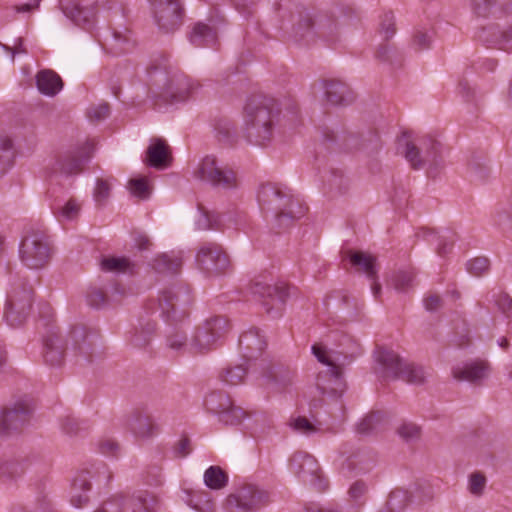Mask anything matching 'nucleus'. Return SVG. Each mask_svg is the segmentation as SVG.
<instances>
[{"label": "nucleus", "mask_w": 512, "mask_h": 512, "mask_svg": "<svg viewBox=\"0 0 512 512\" xmlns=\"http://www.w3.org/2000/svg\"><path fill=\"white\" fill-rule=\"evenodd\" d=\"M397 150L414 169H437L444 163L442 144L430 136L418 137L404 132L397 140Z\"/></svg>", "instance_id": "nucleus-1"}, {"label": "nucleus", "mask_w": 512, "mask_h": 512, "mask_svg": "<svg viewBox=\"0 0 512 512\" xmlns=\"http://www.w3.org/2000/svg\"><path fill=\"white\" fill-rule=\"evenodd\" d=\"M277 115L262 101H248L242 116V130L248 141L260 146L269 143L274 136Z\"/></svg>", "instance_id": "nucleus-2"}, {"label": "nucleus", "mask_w": 512, "mask_h": 512, "mask_svg": "<svg viewBox=\"0 0 512 512\" xmlns=\"http://www.w3.org/2000/svg\"><path fill=\"white\" fill-rule=\"evenodd\" d=\"M204 405L207 410L219 416V419L226 424H239L243 425L245 429H255L259 415L234 406L223 393L212 392L206 395Z\"/></svg>", "instance_id": "nucleus-3"}, {"label": "nucleus", "mask_w": 512, "mask_h": 512, "mask_svg": "<svg viewBox=\"0 0 512 512\" xmlns=\"http://www.w3.org/2000/svg\"><path fill=\"white\" fill-rule=\"evenodd\" d=\"M312 353L317 360L326 366L325 375L318 376L317 386L323 392L331 396H341L345 391L346 385L342 378V372L338 366L339 353L326 349L321 344L312 346Z\"/></svg>", "instance_id": "nucleus-4"}, {"label": "nucleus", "mask_w": 512, "mask_h": 512, "mask_svg": "<svg viewBox=\"0 0 512 512\" xmlns=\"http://www.w3.org/2000/svg\"><path fill=\"white\" fill-rule=\"evenodd\" d=\"M51 255L45 232L40 228L31 227L25 231L20 242L19 257L29 269H41L49 261Z\"/></svg>", "instance_id": "nucleus-5"}, {"label": "nucleus", "mask_w": 512, "mask_h": 512, "mask_svg": "<svg viewBox=\"0 0 512 512\" xmlns=\"http://www.w3.org/2000/svg\"><path fill=\"white\" fill-rule=\"evenodd\" d=\"M374 359L389 375L401 377L410 383H421L425 379L422 367L408 363L393 350L379 347L374 352Z\"/></svg>", "instance_id": "nucleus-6"}, {"label": "nucleus", "mask_w": 512, "mask_h": 512, "mask_svg": "<svg viewBox=\"0 0 512 512\" xmlns=\"http://www.w3.org/2000/svg\"><path fill=\"white\" fill-rule=\"evenodd\" d=\"M109 478L108 470L105 465H91L88 468L76 472L72 478L69 491V503L76 509L85 507L90 501V479L96 481Z\"/></svg>", "instance_id": "nucleus-7"}, {"label": "nucleus", "mask_w": 512, "mask_h": 512, "mask_svg": "<svg viewBox=\"0 0 512 512\" xmlns=\"http://www.w3.org/2000/svg\"><path fill=\"white\" fill-rule=\"evenodd\" d=\"M64 16L74 25L91 32L97 19L95 0H59Z\"/></svg>", "instance_id": "nucleus-8"}, {"label": "nucleus", "mask_w": 512, "mask_h": 512, "mask_svg": "<svg viewBox=\"0 0 512 512\" xmlns=\"http://www.w3.org/2000/svg\"><path fill=\"white\" fill-rule=\"evenodd\" d=\"M32 301V290L30 287L21 285L13 288L8 296L4 313L7 324L12 328L21 326L26 320Z\"/></svg>", "instance_id": "nucleus-9"}, {"label": "nucleus", "mask_w": 512, "mask_h": 512, "mask_svg": "<svg viewBox=\"0 0 512 512\" xmlns=\"http://www.w3.org/2000/svg\"><path fill=\"white\" fill-rule=\"evenodd\" d=\"M196 176L216 186L232 188L236 185V177L232 170L218 165L213 156L204 157L195 170Z\"/></svg>", "instance_id": "nucleus-10"}, {"label": "nucleus", "mask_w": 512, "mask_h": 512, "mask_svg": "<svg viewBox=\"0 0 512 512\" xmlns=\"http://www.w3.org/2000/svg\"><path fill=\"white\" fill-rule=\"evenodd\" d=\"M226 325V320L220 317H213L205 321L203 326L196 331L190 344L191 349L197 353L209 351L221 336Z\"/></svg>", "instance_id": "nucleus-11"}, {"label": "nucleus", "mask_w": 512, "mask_h": 512, "mask_svg": "<svg viewBox=\"0 0 512 512\" xmlns=\"http://www.w3.org/2000/svg\"><path fill=\"white\" fill-rule=\"evenodd\" d=\"M160 29L171 32L181 24L182 9L178 0H150Z\"/></svg>", "instance_id": "nucleus-12"}, {"label": "nucleus", "mask_w": 512, "mask_h": 512, "mask_svg": "<svg viewBox=\"0 0 512 512\" xmlns=\"http://www.w3.org/2000/svg\"><path fill=\"white\" fill-rule=\"evenodd\" d=\"M290 470L302 481L323 488L320 468L313 456L305 452L295 453L290 460Z\"/></svg>", "instance_id": "nucleus-13"}, {"label": "nucleus", "mask_w": 512, "mask_h": 512, "mask_svg": "<svg viewBox=\"0 0 512 512\" xmlns=\"http://www.w3.org/2000/svg\"><path fill=\"white\" fill-rule=\"evenodd\" d=\"M490 373L489 363L480 358L460 361L452 368V374L455 379L471 383H480L486 380Z\"/></svg>", "instance_id": "nucleus-14"}, {"label": "nucleus", "mask_w": 512, "mask_h": 512, "mask_svg": "<svg viewBox=\"0 0 512 512\" xmlns=\"http://www.w3.org/2000/svg\"><path fill=\"white\" fill-rule=\"evenodd\" d=\"M196 262L207 271L221 272L228 268L229 259L216 243L203 244L196 253Z\"/></svg>", "instance_id": "nucleus-15"}, {"label": "nucleus", "mask_w": 512, "mask_h": 512, "mask_svg": "<svg viewBox=\"0 0 512 512\" xmlns=\"http://www.w3.org/2000/svg\"><path fill=\"white\" fill-rule=\"evenodd\" d=\"M269 493L255 485H248L238 489L228 498L230 505L244 510H251L267 503Z\"/></svg>", "instance_id": "nucleus-16"}, {"label": "nucleus", "mask_w": 512, "mask_h": 512, "mask_svg": "<svg viewBox=\"0 0 512 512\" xmlns=\"http://www.w3.org/2000/svg\"><path fill=\"white\" fill-rule=\"evenodd\" d=\"M31 411L28 400L16 403L14 407L0 412V434H6L11 430L22 426Z\"/></svg>", "instance_id": "nucleus-17"}, {"label": "nucleus", "mask_w": 512, "mask_h": 512, "mask_svg": "<svg viewBox=\"0 0 512 512\" xmlns=\"http://www.w3.org/2000/svg\"><path fill=\"white\" fill-rule=\"evenodd\" d=\"M318 93L323 94L327 103L338 105L346 101L349 89L338 80H323L314 87V94Z\"/></svg>", "instance_id": "nucleus-18"}, {"label": "nucleus", "mask_w": 512, "mask_h": 512, "mask_svg": "<svg viewBox=\"0 0 512 512\" xmlns=\"http://www.w3.org/2000/svg\"><path fill=\"white\" fill-rule=\"evenodd\" d=\"M284 196L280 190L271 184L261 185L257 191V201L263 212L273 211L283 206Z\"/></svg>", "instance_id": "nucleus-19"}, {"label": "nucleus", "mask_w": 512, "mask_h": 512, "mask_svg": "<svg viewBox=\"0 0 512 512\" xmlns=\"http://www.w3.org/2000/svg\"><path fill=\"white\" fill-rule=\"evenodd\" d=\"M193 90L192 82L185 78H179L166 87L165 91L158 96L166 103H179L183 102L190 96Z\"/></svg>", "instance_id": "nucleus-20"}, {"label": "nucleus", "mask_w": 512, "mask_h": 512, "mask_svg": "<svg viewBox=\"0 0 512 512\" xmlns=\"http://www.w3.org/2000/svg\"><path fill=\"white\" fill-rule=\"evenodd\" d=\"M128 428L138 440H148L157 435L159 426L148 416L137 414L128 422Z\"/></svg>", "instance_id": "nucleus-21"}, {"label": "nucleus", "mask_w": 512, "mask_h": 512, "mask_svg": "<svg viewBox=\"0 0 512 512\" xmlns=\"http://www.w3.org/2000/svg\"><path fill=\"white\" fill-rule=\"evenodd\" d=\"M145 162L154 168L164 169L170 162V151L163 140H152L147 148Z\"/></svg>", "instance_id": "nucleus-22"}, {"label": "nucleus", "mask_w": 512, "mask_h": 512, "mask_svg": "<svg viewBox=\"0 0 512 512\" xmlns=\"http://www.w3.org/2000/svg\"><path fill=\"white\" fill-rule=\"evenodd\" d=\"M44 358L50 365L60 364L64 355V344L60 335L49 333L43 340Z\"/></svg>", "instance_id": "nucleus-23"}, {"label": "nucleus", "mask_w": 512, "mask_h": 512, "mask_svg": "<svg viewBox=\"0 0 512 512\" xmlns=\"http://www.w3.org/2000/svg\"><path fill=\"white\" fill-rule=\"evenodd\" d=\"M36 85L41 94L50 97L58 94L63 88L60 76L52 70L40 71L36 76Z\"/></svg>", "instance_id": "nucleus-24"}, {"label": "nucleus", "mask_w": 512, "mask_h": 512, "mask_svg": "<svg viewBox=\"0 0 512 512\" xmlns=\"http://www.w3.org/2000/svg\"><path fill=\"white\" fill-rule=\"evenodd\" d=\"M183 501L197 512H212L213 502L210 494L199 489H183Z\"/></svg>", "instance_id": "nucleus-25"}, {"label": "nucleus", "mask_w": 512, "mask_h": 512, "mask_svg": "<svg viewBox=\"0 0 512 512\" xmlns=\"http://www.w3.org/2000/svg\"><path fill=\"white\" fill-rule=\"evenodd\" d=\"M190 41L195 46H212L217 41L216 31L207 24L197 23L190 34Z\"/></svg>", "instance_id": "nucleus-26"}, {"label": "nucleus", "mask_w": 512, "mask_h": 512, "mask_svg": "<svg viewBox=\"0 0 512 512\" xmlns=\"http://www.w3.org/2000/svg\"><path fill=\"white\" fill-rule=\"evenodd\" d=\"M223 226L222 216L215 211L199 208L195 218V228L197 230L218 229Z\"/></svg>", "instance_id": "nucleus-27"}, {"label": "nucleus", "mask_w": 512, "mask_h": 512, "mask_svg": "<svg viewBox=\"0 0 512 512\" xmlns=\"http://www.w3.org/2000/svg\"><path fill=\"white\" fill-rule=\"evenodd\" d=\"M81 212V203L75 199H69L54 208V214L60 222L76 220Z\"/></svg>", "instance_id": "nucleus-28"}, {"label": "nucleus", "mask_w": 512, "mask_h": 512, "mask_svg": "<svg viewBox=\"0 0 512 512\" xmlns=\"http://www.w3.org/2000/svg\"><path fill=\"white\" fill-rule=\"evenodd\" d=\"M156 499L147 492H139L129 500L128 512H153Z\"/></svg>", "instance_id": "nucleus-29"}, {"label": "nucleus", "mask_w": 512, "mask_h": 512, "mask_svg": "<svg viewBox=\"0 0 512 512\" xmlns=\"http://www.w3.org/2000/svg\"><path fill=\"white\" fill-rule=\"evenodd\" d=\"M306 207L300 204L298 201L284 196L283 206L281 209H277L275 215L280 219H299L305 215Z\"/></svg>", "instance_id": "nucleus-30"}, {"label": "nucleus", "mask_w": 512, "mask_h": 512, "mask_svg": "<svg viewBox=\"0 0 512 512\" xmlns=\"http://www.w3.org/2000/svg\"><path fill=\"white\" fill-rule=\"evenodd\" d=\"M101 267L107 272L130 273L134 269V263L126 257H109L102 260Z\"/></svg>", "instance_id": "nucleus-31"}, {"label": "nucleus", "mask_w": 512, "mask_h": 512, "mask_svg": "<svg viewBox=\"0 0 512 512\" xmlns=\"http://www.w3.org/2000/svg\"><path fill=\"white\" fill-rule=\"evenodd\" d=\"M205 485L214 490L223 488L228 481L226 473L219 466H210L203 476Z\"/></svg>", "instance_id": "nucleus-32"}, {"label": "nucleus", "mask_w": 512, "mask_h": 512, "mask_svg": "<svg viewBox=\"0 0 512 512\" xmlns=\"http://www.w3.org/2000/svg\"><path fill=\"white\" fill-rule=\"evenodd\" d=\"M128 189L134 197L147 199L152 191V184L145 176H135L129 180Z\"/></svg>", "instance_id": "nucleus-33"}, {"label": "nucleus", "mask_w": 512, "mask_h": 512, "mask_svg": "<svg viewBox=\"0 0 512 512\" xmlns=\"http://www.w3.org/2000/svg\"><path fill=\"white\" fill-rule=\"evenodd\" d=\"M240 343L252 353L254 350L262 351L265 348L266 342L264 335L258 329H250L245 332L241 338Z\"/></svg>", "instance_id": "nucleus-34"}, {"label": "nucleus", "mask_w": 512, "mask_h": 512, "mask_svg": "<svg viewBox=\"0 0 512 512\" xmlns=\"http://www.w3.org/2000/svg\"><path fill=\"white\" fill-rule=\"evenodd\" d=\"M350 262L355 266H359L368 277H373L376 274L375 259L369 254L355 252L351 254Z\"/></svg>", "instance_id": "nucleus-35"}, {"label": "nucleus", "mask_w": 512, "mask_h": 512, "mask_svg": "<svg viewBox=\"0 0 512 512\" xmlns=\"http://www.w3.org/2000/svg\"><path fill=\"white\" fill-rule=\"evenodd\" d=\"M89 158L88 153L85 155L67 156L65 159L57 163V171L61 174L70 175L77 172L80 166Z\"/></svg>", "instance_id": "nucleus-36"}, {"label": "nucleus", "mask_w": 512, "mask_h": 512, "mask_svg": "<svg viewBox=\"0 0 512 512\" xmlns=\"http://www.w3.org/2000/svg\"><path fill=\"white\" fill-rule=\"evenodd\" d=\"M156 269L161 272L175 271L182 264V253L162 254L157 259Z\"/></svg>", "instance_id": "nucleus-37"}, {"label": "nucleus", "mask_w": 512, "mask_h": 512, "mask_svg": "<svg viewBox=\"0 0 512 512\" xmlns=\"http://www.w3.org/2000/svg\"><path fill=\"white\" fill-rule=\"evenodd\" d=\"M263 296H267L271 301H275L282 306L289 296V288L285 283H276L268 285L262 292Z\"/></svg>", "instance_id": "nucleus-38"}, {"label": "nucleus", "mask_w": 512, "mask_h": 512, "mask_svg": "<svg viewBox=\"0 0 512 512\" xmlns=\"http://www.w3.org/2000/svg\"><path fill=\"white\" fill-rule=\"evenodd\" d=\"M184 294V289L179 288L176 291L169 292L168 295L163 296L162 300L164 303H160L162 312L167 314L169 317L170 311L175 312L176 306L185 304L186 300H181L180 297Z\"/></svg>", "instance_id": "nucleus-39"}, {"label": "nucleus", "mask_w": 512, "mask_h": 512, "mask_svg": "<svg viewBox=\"0 0 512 512\" xmlns=\"http://www.w3.org/2000/svg\"><path fill=\"white\" fill-rule=\"evenodd\" d=\"M124 497L122 495H113L105 500L93 512H123Z\"/></svg>", "instance_id": "nucleus-40"}, {"label": "nucleus", "mask_w": 512, "mask_h": 512, "mask_svg": "<svg viewBox=\"0 0 512 512\" xmlns=\"http://www.w3.org/2000/svg\"><path fill=\"white\" fill-rule=\"evenodd\" d=\"M504 0H471L470 7L478 16H487L492 8L500 5Z\"/></svg>", "instance_id": "nucleus-41"}, {"label": "nucleus", "mask_w": 512, "mask_h": 512, "mask_svg": "<svg viewBox=\"0 0 512 512\" xmlns=\"http://www.w3.org/2000/svg\"><path fill=\"white\" fill-rule=\"evenodd\" d=\"M397 433L405 440H413L419 437L421 427L414 422L404 421L397 428Z\"/></svg>", "instance_id": "nucleus-42"}, {"label": "nucleus", "mask_w": 512, "mask_h": 512, "mask_svg": "<svg viewBox=\"0 0 512 512\" xmlns=\"http://www.w3.org/2000/svg\"><path fill=\"white\" fill-rule=\"evenodd\" d=\"M112 184L107 180L98 179L94 188L93 198L97 204L104 203L110 196Z\"/></svg>", "instance_id": "nucleus-43"}, {"label": "nucleus", "mask_w": 512, "mask_h": 512, "mask_svg": "<svg viewBox=\"0 0 512 512\" xmlns=\"http://www.w3.org/2000/svg\"><path fill=\"white\" fill-rule=\"evenodd\" d=\"M489 268V261L485 257H476L466 263L467 271L474 276L484 274Z\"/></svg>", "instance_id": "nucleus-44"}, {"label": "nucleus", "mask_w": 512, "mask_h": 512, "mask_svg": "<svg viewBox=\"0 0 512 512\" xmlns=\"http://www.w3.org/2000/svg\"><path fill=\"white\" fill-rule=\"evenodd\" d=\"M247 368H245L242 364L234 366L226 371L224 381L231 384L236 385L242 382L246 376Z\"/></svg>", "instance_id": "nucleus-45"}, {"label": "nucleus", "mask_w": 512, "mask_h": 512, "mask_svg": "<svg viewBox=\"0 0 512 512\" xmlns=\"http://www.w3.org/2000/svg\"><path fill=\"white\" fill-rule=\"evenodd\" d=\"M394 24V15L392 13H386L380 24V34L383 38L389 39L394 35Z\"/></svg>", "instance_id": "nucleus-46"}, {"label": "nucleus", "mask_w": 512, "mask_h": 512, "mask_svg": "<svg viewBox=\"0 0 512 512\" xmlns=\"http://www.w3.org/2000/svg\"><path fill=\"white\" fill-rule=\"evenodd\" d=\"M486 484L485 477L480 473H474L469 478V491L474 495H480Z\"/></svg>", "instance_id": "nucleus-47"}, {"label": "nucleus", "mask_w": 512, "mask_h": 512, "mask_svg": "<svg viewBox=\"0 0 512 512\" xmlns=\"http://www.w3.org/2000/svg\"><path fill=\"white\" fill-rule=\"evenodd\" d=\"M407 493L404 490H395L390 494L388 505L394 509H399L408 502Z\"/></svg>", "instance_id": "nucleus-48"}, {"label": "nucleus", "mask_w": 512, "mask_h": 512, "mask_svg": "<svg viewBox=\"0 0 512 512\" xmlns=\"http://www.w3.org/2000/svg\"><path fill=\"white\" fill-rule=\"evenodd\" d=\"M413 277L410 273L400 272L392 279L393 287L398 291H404L412 284Z\"/></svg>", "instance_id": "nucleus-49"}, {"label": "nucleus", "mask_w": 512, "mask_h": 512, "mask_svg": "<svg viewBox=\"0 0 512 512\" xmlns=\"http://www.w3.org/2000/svg\"><path fill=\"white\" fill-rule=\"evenodd\" d=\"M378 421L377 415H369L363 418L357 425V430L361 434H368L375 430Z\"/></svg>", "instance_id": "nucleus-50"}, {"label": "nucleus", "mask_w": 512, "mask_h": 512, "mask_svg": "<svg viewBox=\"0 0 512 512\" xmlns=\"http://www.w3.org/2000/svg\"><path fill=\"white\" fill-rule=\"evenodd\" d=\"M41 0H29L28 2L6 10L7 15L10 12L28 14L39 8Z\"/></svg>", "instance_id": "nucleus-51"}, {"label": "nucleus", "mask_w": 512, "mask_h": 512, "mask_svg": "<svg viewBox=\"0 0 512 512\" xmlns=\"http://www.w3.org/2000/svg\"><path fill=\"white\" fill-rule=\"evenodd\" d=\"M367 491V486L363 482H355L349 489V497L354 502L358 503L361 501Z\"/></svg>", "instance_id": "nucleus-52"}, {"label": "nucleus", "mask_w": 512, "mask_h": 512, "mask_svg": "<svg viewBox=\"0 0 512 512\" xmlns=\"http://www.w3.org/2000/svg\"><path fill=\"white\" fill-rule=\"evenodd\" d=\"M291 426L301 433H311L314 431L313 425L305 417H297L291 421Z\"/></svg>", "instance_id": "nucleus-53"}, {"label": "nucleus", "mask_w": 512, "mask_h": 512, "mask_svg": "<svg viewBox=\"0 0 512 512\" xmlns=\"http://www.w3.org/2000/svg\"><path fill=\"white\" fill-rule=\"evenodd\" d=\"M433 35L429 32H418L414 37V44L419 49H426L432 43Z\"/></svg>", "instance_id": "nucleus-54"}, {"label": "nucleus", "mask_w": 512, "mask_h": 512, "mask_svg": "<svg viewBox=\"0 0 512 512\" xmlns=\"http://www.w3.org/2000/svg\"><path fill=\"white\" fill-rule=\"evenodd\" d=\"M499 43L502 49L512 50V24L501 32Z\"/></svg>", "instance_id": "nucleus-55"}, {"label": "nucleus", "mask_w": 512, "mask_h": 512, "mask_svg": "<svg viewBox=\"0 0 512 512\" xmlns=\"http://www.w3.org/2000/svg\"><path fill=\"white\" fill-rule=\"evenodd\" d=\"M109 113V107L106 103H101L90 109L89 116L95 120L104 119Z\"/></svg>", "instance_id": "nucleus-56"}, {"label": "nucleus", "mask_w": 512, "mask_h": 512, "mask_svg": "<svg viewBox=\"0 0 512 512\" xmlns=\"http://www.w3.org/2000/svg\"><path fill=\"white\" fill-rule=\"evenodd\" d=\"M423 303L427 311H435L440 307L441 299L437 295H430L424 299Z\"/></svg>", "instance_id": "nucleus-57"}, {"label": "nucleus", "mask_w": 512, "mask_h": 512, "mask_svg": "<svg viewBox=\"0 0 512 512\" xmlns=\"http://www.w3.org/2000/svg\"><path fill=\"white\" fill-rule=\"evenodd\" d=\"M186 342V337L181 334H175L168 339V344L173 349H181Z\"/></svg>", "instance_id": "nucleus-58"}, {"label": "nucleus", "mask_w": 512, "mask_h": 512, "mask_svg": "<svg viewBox=\"0 0 512 512\" xmlns=\"http://www.w3.org/2000/svg\"><path fill=\"white\" fill-rule=\"evenodd\" d=\"M88 303L91 306L99 307V306H101V305H103L105 303V297L99 291L93 292L88 297Z\"/></svg>", "instance_id": "nucleus-59"}, {"label": "nucleus", "mask_w": 512, "mask_h": 512, "mask_svg": "<svg viewBox=\"0 0 512 512\" xmlns=\"http://www.w3.org/2000/svg\"><path fill=\"white\" fill-rule=\"evenodd\" d=\"M150 245L149 239L145 235H138L135 238V246L139 250L147 249Z\"/></svg>", "instance_id": "nucleus-60"}, {"label": "nucleus", "mask_w": 512, "mask_h": 512, "mask_svg": "<svg viewBox=\"0 0 512 512\" xmlns=\"http://www.w3.org/2000/svg\"><path fill=\"white\" fill-rule=\"evenodd\" d=\"M101 449L104 453H114L118 450V444L114 441H105L102 444Z\"/></svg>", "instance_id": "nucleus-61"}, {"label": "nucleus", "mask_w": 512, "mask_h": 512, "mask_svg": "<svg viewBox=\"0 0 512 512\" xmlns=\"http://www.w3.org/2000/svg\"><path fill=\"white\" fill-rule=\"evenodd\" d=\"M390 52V47L389 45H382L381 47H379V49L377 50L376 52V56L381 59V60H384L386 59L387 55L389 54Z\"/></svg>", "instance_id": "nucleus-62"}, {"label": "nucleus", "mask_w": 512, "mask_h": 512, "mask_svg": "<svg viewBox=\"0 0 512 512\" xmlns=\"http://www.w3.org/2000/svg\"><path fill=\"white\" fill-rule=\"evenodd\" d=\"M12 141L8 136L0 137V150H7L11 147Z\"/></svg>", "instance_id": "nucleus-63"}, {"label": "nucleus", "mask_w": 512, "mask_h": 512, "mask_svg": "<svg viewBox=\"0 0 512 512\" xmlns=\"http://www.w3.org/2000/svg\"><path fill=\"white\" fill-rule=\"evenodd\" d=\"M236 6V8L241 11L246 5L253 4L256 0H232Z\"/></svg>", "instance_id": "nucleus-64"}]
</instances>
